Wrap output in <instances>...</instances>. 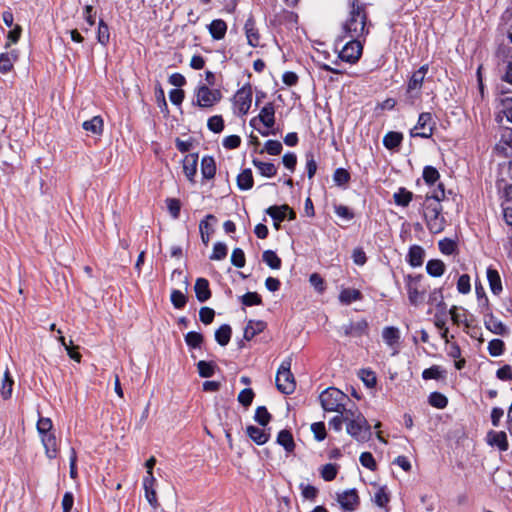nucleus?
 <instances>
[{
  "label": "nucleus",
  "mask_w": 512,
  "mask_h": 512,
  "mask_svg": "<svg viewBox=\"0 0 512 512\" xmlns=\"http://www.w3.org/2000/svg\"><path fill=\"white\" fill-rule=\"evenodd\" d=\"M445 199L444 185L439 183L437 189L427 193L423 202V215L428 230L437 234L445 228V218L442 216L441 201Z\"/></svg>",
  "instance_id": "obj_1"
},
{
  "label": "nucleus",
  "mask_w": 512,
  "mask_h": 512,
  "mask_svg": "<svg viewBox=\"0 0 512 512\" xmlns=\"http://www.w3.org/2000/svg\"><path fill=\"white\" fill-rule=\"evenodd\" d=\"M343 33L349 38H362L369 33L365 5L350 0L349 14L343 23Z\"/></svg>",
  "instance_id": "obj_2"
},
{
  "label": "nucleus",
  "mask_w": 512,
  "mask_h": 512,
  "mask_svg": "<svg viewBox=\"0 0 512 512\" xmlns=\"http://www.w3.org/2000/svg\"><path fill=\"white\" fill-rule=\"evenodd\" d=\"M346 432L359 442L368 441L371 437V427L364 415L357 408L346 410Z\"/></svg>",
  "instance_id": "obj_3"
},
{
  "label": "nucleus",
  "mask_w": 512,
  "mask_h": 512,
  "mask_svg": "<svg viewBox=\"0 0 512 512\" xmlns=\"http://www.w3.org/2000/svg\"><path fill=\"white\" fill-rule=\"evenodd\" d=\"M322 408L327 412H340L347 410L346 403L349 397L335 387L325 389L319 396Z\"/></svg>",
  "instance_id": "obj_4"
},
{
  "label": "nucleus",
  "mask_w": 512,
  "mask_h": 512,
  "mask_svg": "<svg viewBox=\"0 0 512 512\" xmlns=\"http://www.w3.org/2000/svg\"><path fill=\"white\" fill-rule=\"evenodd\" d=\"M290 368L291 360L286 359L281 363L276 374V386L278 390L287 395L293 393L296 387L294 376Z\"/></svg>",
  "instance_id": "obj_5"
},
{
  "label": "nucleus",
  "mask_w": 512,
  "mask_h": 512,
  "mask_svg": "<svg viewBox=\"0 0 512 512\" xmlns=\"http://www.w3.org/2000/svg\"><path fill=\"white\" fill-rule=\"evenodd\" d=\"M427 72L428 65L425 64L415 71L409 79L406 93L410 104H414L415 100L420 97L421 88Z\"/></svg>",
  "instance_id": "obj_6"
},
{
  "label": "nucleus",
  "mask_w": 512,
  "mask_h": 512,
  "mask_svg": "<svg viewBox=\"0 0 512 512\" xmlns=\"http://www.w3.org/2000/svg\"><path fill=\"white\" fill-rule=\"evenodd\" d=\"M196 104L201 108H210L219 102L222 94L218 89H210L206 85H200L195 91Z\"/></svg>",
  "instance_id": "obj_7"
},
{
  "label": "nucleus",
  "mask_w": 512,
  "mask_h": 512,
  "mask_svg": "<svg viewBox=\"0 0 512 512\" xmlns=\"http://www.w3.org/2000/svg\"><path fill=\"white\" fill-rule=\"evenodd\" d=\"M503 116L512 123V106L503 111ZM495 149L506 157L512 156V128H505Z\"/></svg>",
  "instance_id": "obj_8"
},
{
  "label": "nucleus",
  "mask_w": 512,
  "mask_h": 512,
  "mask_svg": "<svg viewBox=\"0 0 512 512\" xmlns=\"http://www.w3.org/2000/svg\"><path fill=\"white\" fill-rule=\"evenodd\" d=\"M421 279V275H407L405 277L408 299L410 304L414 306H418L424 301L425 291L419 288Z\"/></svg>",
  "instance_id": "obj_9"
},
{
  "label": "nucleus",
  "mask_w": 512,
  "mask_h": 512,
  "mask_svg": "<svg viewBox=\"0 0 512 512\" xmlns=\"http://www.w3.org/2000/svg\"><path fill=\"white\" fill-rule=\"evenodd\" d=\"M341 51L339 52V58L342 61L348 63H356L362 55L363 46L360 42V38H350Z\"/></svg>",
  "instance_id": "obj_10"
},
{
  "label": "nucleus",
  "mask_w": 512,
  "mask_h": 512,
  "mask_svg": "<svg viewBox=\"0 0 512 512\" xmlns=\"http://www.w3.org/2000/svg\"><path fill=\"white\" fill-rule=\"evenodd\" d=\"M433 133L432 115L428 112H423L419 115L417 124L411 130L412 137L429 138Z\"/></svg>",
  "instance_id": "obj_11"
},
{
  "label": "nucleus",
  "mask_w": 512,
  "mask_h": 512,
  "mask_svg": "<svg viewBox=\"0 0 512 512\" xmlns=\"http://www.w3.org/2000/svg\"><path fill=\"white\" fill-rule=\"evenodd\" d=\"M336 500L345 511H354L359 505V496L354 488L337 492Z\"/></svg>",
  "instance_id": "obj_12"
},
{
  "label": "nucleus",
  "mask_w": 512,
  "mask_h": 512,
  "mask_svg": "<svg viewBox=\"0 0 512 512\" xmlns=\"http://www.w3.org/2000/svg\"><path fill=\"white\" fill-rule=\"evenodd\" d=\"M252 103V89L250 86H244L237 91L234 96V104L241 115L248 113Z\"/></svg>",
  "instance_id": "obj_13"
},
{
  "label": "nucleus",
  "mask_w": 512,
  "mask_h": 512,
  "mask_svg": "<svg viewBox=\"0 0 512 512\" xmlns=\"http://www.w3.org/2000/svg\"><path fill=\"white\" fill-rule=\"evenodd\" d=\"M368 323L365 319L356 322H350L340 327L339 331L347 337H360L367 333Z\"/></svg>",
  "instance_id": "obj_14"
},
{
  "label": "nucleus",
  "mask_w": 512,
  "mask_h": 512,
  "mask_svg": "<svg viewBox=\"0 0 512 512\" xmlns=\"http://www.w3.org/2000/svg\"><path fill=\"white\" fill-rule=\"evenodd\" d=\"M260 121L268 129L272 128L275 124V108L273 103H267L261 110L257 117L250 121L252 126H255L256 121Z\"/></svg>",
  "instance_id": "obj_15"
},
{
  "label": "nucleus",
  "mask_w": 512,
  "mask_h": 512,
  "mask_svg": "<svg viewBox=\"0 0 512 512\" xmlns=\"http://www.w3.org/2000/svg\"><path fill=\"white\" fill-rule=\"evenodd\" d=\"M41 437V442L45 448V453L49 459H54L58 455V443L54 432L44 434Z\"/></svg>",
  "instance_id": "obj_16"
},
{
  "label": "nucleus",
  "mask_w": 512,
  "mask_h": 512,
  "mask_svg": "<svg viewBox=\"0 0 512 512\" xmlns=\"http://www.w3.org/2000/svg\"><path fill=\"white\" fill-rule=\"evenodd\" d=\"M486 439L489 445L496 446L501 451L508 449L507 435L503 431H490L487 433Z\"/></svg>",
  "instance_id": "obj_17"
},
{
  "label": "nucleus",
  "mask_w": 512,
  "mask_h": 512,
  "mask_svg": "<svg viewBox=\"0 0 512 512\" xmlns=\"http://www.w3.org/2000/svg\"><path fill=\"white\" fill-rule=\"evenodd\" d=\"M197 164H198V155L197 154H188L183 159V172L187 179L191 182H194V177L197 172Z\"/></svg>",
  "instance_id": "obj_18"
},
{
  "label": "nucleus",
  "mask_w": 512,
  "mask_h": 512,
  "mask_svg": "<svg viewBox=\"0 0 512 512\" xmlns=\"http://www.w3.org/2000/svg\"><path fill=\"white\" fill-rule=\"evenodd\" d=\"M244 30L248 44L252 47H258L260 45V35L252 18L246 20Z\"/></svg>",
  "instance_id": "obj_19"
},
{
  "label": "nucleus",
  "mask_w": 512,
  "mask_h": 512,
  "mask_svg": "<svg viewBox=\"0 0 512 512\" xmlns=\"http://www.w3.org/2000/svg\"><path fill=\"white\" fill-rule=\"evenodd\" d=\"M425 257L424 249L419 245H412L407 254V261L412 267H420Z\"/></svg>",
  "instance_id": "obj_20"
},
{
  "label": "nucleus",
  "mask_w": 512,
  "mask_h": 512,
  "mask_svg": "<svg viewBox=\"0 0 512 512\" xmlns=\"http://www.w3.org/2000/svg\"><path fill=\"white\" fill-rule=\"evenodd\" d=\"M194 290L199 302H205L211 297L209 282L205 278H198L196 280Z\"/></svg>",
  "instance_id": "obj_21"
},
{
  "label": "nucleus",
  "mask_w": 512,
  "mask_h": 512,
  "mask_svg": "<svg viewBox=\"0 0 512 512\" xmlns=\"http://www.w3.org/2000/svg\"><path fill=\"white\" fill-rule=\"evenodd\" d=\"M208 30L213 39L221 40L225 37L227 24L222 19H215L209 24Z\"/></svg>",
  "instance_id": "obj_22"
},
{
  "label": "nucleus",
  "mask_w": 512,
  "mask_h": 512,
  "mask_svg": "<svg viewBox=\"0 0 512 512\" xmlns=\"http://www.w3.org/2000/svg\"><path fill=\"white\" fill-rule=\"evenodd\" d=\"M484 324L486 328L494 334L505 335L507 333V327L492 314L486 316Z\"/></svg>",
  "instance_id": "obj_23"
},
{
  "label": "nucleus",
  "mask_w": 512,
  "mask_h": 512,
  "mask_svg": "<svg viewBox=\"0 0 512 512\" xmlns=\"http://www.w3.org/2000/svg\"><path fill=\"white\" fill-rule=\"evenodd\" d=\"M487 280L489 287L494 295H499L502 292L501 277L496 269L489 267L487 269Z\"/></svg>",
  "instance_id": "obj_24"
},
{
  "label": "nucleus",
  "mask_w": 512,
  "mask_h": 512,
  "mask_svg": "<svg viewBox=\"0 0 512 512\" xmlns=\"http://www.w3.org/2000/svg\"><path fill=\"white\" fill-rule=\"evenodd\" d=\"M247 435L258 445L265 444L269 439V434L264 429L256 426H248L246 428Z\"/></svg>",
  "instance_id": "obj_25"
},
{
  "label": "nucleus",
  "mask_w": 512,
  "mask_h": 512,
  "mask_svg": "<svg viewBox=\"0 0 512 512\" xmlns=\"http://www.w3.org/2000/svg\"><path fill=\"white\" fill-rule=\"evenodd\" d=\"M382 338L389 347H394L399 343L400 331L393 326L385 327L382 331Z\"/></svg>",
  "instance_id": "obj_26"
},
{
  "label": "nucleus",
  "mask_w": 512,
  "mask_h": 512,
  "mask_svg": "<svg viewBox=\"0 0 512 512\" xmlns=\"http://www.w3.org/2000/svg\"><path fill=\"white\" fill-rule=\"evenodd\" d=\"M445 264L442 260L431 259L426 264V271L432 277H441L445 272Z\"/></svg>",
  "instance_id": "obj_27"
},
{
  "label": "nucleus",
  "mask_w": 512,
  "mask_h": 512,
  "mask_svg": "<svg viewBox=\"0 0 512 512\" xmlns=\"http://www.w3.org/2000/svg\"><path fill=\"white\" fill-rule=\"evenodd\" d=\"M143 487L147 501L153 508H157L159 505L156 497L158 482H143Z\"/></svg>",
  "instance_id": "obj_28"
},
{
  "label": "nucleus",
  "mask_w": 512,
  "mask_h": 512,
  "mask_svg": "<svg viewBox=\"0 0 512 512\" xmlns=\"http://www.w3.org/2000/svg\"><path fill=\"white\" fill-rule=\"evenodd\" d=\"M253 175L251 169H244L237 176V186L240 190H250L253 187Z\"/></svg>",
  "instance_id": "obj_29"
},
{
  "label": "nucleus",
  "mask_w": 512,
  "mask_h": 512,
  "mask_svg": "<svg viewBox=\"0 0 512 512\" xmlns=\"http://www.w3.org/2000/svg\"><path fill=\"white\" fill-rule=\"evenodd\" d=\"M264 328V322L250 320L244 329V338L249 341L258 333L262 332Z\"/></svg>",
  "instance_id": "obj_30"
},
{
  "label": "nucleus",
  "mask_w": 512,
  "mask_h": 512,
  "mask_svg": "<svg viewBox=\"0 0 512 512\" xmlns=\"http://www.w3.org/2000/svg\"><path fill=\"white\" fill-rule=\"evenodd\" d=\"M253 165L257 168L259 173L265 177H273L277 173V168L273 163L262 162L257 159H253Z\"/></svg>",
  "instance_id": "obj_31"
},
{
  "label": "nucleus",
  "mask_w": 512,
  "mask_h": 512,
  "mask_svg": "<svg viewBox=\"0 0 512 512\" xmlns=\"http://www.w3.org/2000/svg\"><path fill=\"white\" fill-rule=\"evenodd\" d=\"M82 127L87 132L99 135L103 131V120L100 116H94L92 119L83 122Z\"/></svg>",
  "instance_id": "obj_32"
},
{
  "label": "nucleus",
  "mask_w": 512,
  "mask_h": 512,
  "mask_svg": "<svg viewBox=\"0 0 512 512\" xmlns=\"http://www.w3.org/2000/svg\"><path fill=\"white\" fill-rule=\"evenodd\" d=\"M201 173L205 179L214 178L216 173V165L212 157H203L201 161Z\"/></svg>",
  "instance_id": "obj_33"
},
{
  "label": "nucleus",
  "mask_w": 512,
  "mask_h": 512,
  "mask_svg": "<svg viewBox=\"0 0 512 512\" xmlns=\"http://www.w3.org/2000/svg\"><path fill=\"white\" fill-rule=\"evenodd\" d=\"M393 198L396 205L407 207L413 199V193L401 187L394 193Z\"/></svg>",
  "instance_id": "obj_34"
},
{
  "label": "nucleus",
  "mask_w": 512,
  "mask_h": 512,
  "mask_svg": "<svg viewBox=\"0 0 512 512\" xmlns=\"http://www.w3.org/2000/svg\"><path fill=\"white\" fill-rule=\"evenodd\" d=\"M403 140V135L400 132L390 131L383 138V145L389 149L397 148Z\"/></svg>",
  "instance_id": "obj_35"
},
{
  "label": "nucleus",
  "mask_w": 512,
  "mask_h": 512,
  "mask_svg": "<svg viewBox=\"0 0 512 512\" xmlns=\"http://www.w3.org/2000/svg\"><path fill=\"white\" fill-rule=\"evenodd\" d=\"M289 210V206L286 204L277 206H270L266 209V213L272 217V219L276 222H282L286 217V212Z\"/></svg>",
  "instance_id": "obj_36"
},
{
  "label": "nucleus",
  "mask_w": 512,
  "mask_h": 512,
  "mask_svg": "<svg viewBox=\"0 0 512 512\" xmlns=\"http://www.w3.org/2000/svg\"><path fill=\"white\" fill-rule=\"evenodd\" d=\"M232 330L228 324H223L215 331V340L221 346H226L231 338Z\"/></svg>",
  "instance_id": "obj_37"
},
{
  "label": "nucleus",
  "mask_w": 512,
  "mask_h": 512,
  "mask_svg": "<svg viewBox=\"0 0 512 512\" xmlns=\"http://www.w3.org/2000/svg\"><path fill=\"white\" fill-rule=\"evenodd\" d=\"M277 443L283 446L288 452H291L295 447L292 434L288 430H281L278 433Z\"/></svg>",
  "instance_id": "obj_38"
},
{
  "label": "nucleus",
  "mask_w": 512,
  "mask_h": 512,
  "mask_svg": "<svg viewBox=\"0 0 512 512\" xmlns=\"http://www.w3.org/2000/svg\"><path fill=\"white\" fill-rule=\"evenodd\" d=\"M361 299V292L356 289H343L340 292L339 300L344 304H350L353 301H357Z\"/></svg>",
  "instance_id": "obj_39"
},
{
  "label": "nucleus",
  "mask_w": 512,
  "mask_h": 512,
  "mask_svg": "<svg viewBox=\"0 0 512 512\" xmlns=\"http://www.w3.org/2000/svg\"><path fill=\"white\" fill-rule=\"evenodd\" d=\"M263 261L271 268V269H280L282 261L277 256V254L272 250H266L262 255Z\"/></svg>",
  "instance_id": "obj_40"
},
{
  "label": "nucleus",
  "mask_w": 512,
  "mask_h": 512,
  "mask_svg": "<svg viewBox=\"0 0 512 512\" xmlns=\"http://www.w3.org/2000/svg\"><path fill=\"white\" fill-rule=\"evenodd\" d=\"M374 503L383 508L386 507L388 502L390 501V495L387 492L386 486L378 487L373 497Z\"/></svg>",
  "instance_id": "obj_41"
},
{
  "label": "nucleus",
  "mask_w": 512,
  "mask_h": 512,
  "mask_svg": "<svg viewBox=\"0 0 512 512\" xmlns=\"http://www.w3.org/2000/svg\"><path fill=\"white\" fill-rule=\"evenodd\" d=\"M422 176L425 183L429 186L434 185L440 178L438 170L433 166H425Z\"/></svg>",
  "instance_id": "obj_42"
},
{
  "label": "nucleus",
  "mask_w": 512,
  "mask_h": 512,
  "mask_svg": "<svg viewBox=\"0 0 512 512\" xmlns=\"http://www.w3.org/2000/svg\"><path fill=\"white\" fill-rule=\"evenodd\" d=\"M208 220L215 221L216 218L214 215L209 214L206 216L205 220H202L199 224V230L201 234V239L204 244H207L209 242V234H210V225L208 223Z\"/></svg>",
  "instance_id": "obj_43"
},
{
  "label": "nucleus",
  "mask_w": 512,
  "mask_h": 512,
  "mask_svg": "<svg viewBox=\"0 0 512 512\" xmlns=\"http://www.w3.org/2000/svg\"><path fill=\"white\" fill-rule=\"evenodd\" d=\"M170 300L176 309H181L186 305L187 297L182 291L174 289L171 292Z\"/></svg>",
  "instance_id": "obj_44"
},
{
  "label": "nucleus",
  "mask_w": 512,
  "mask_h": 512,
  "mask_svg": "<svg viewBox=\"0 0 512 512\" xmlns=\"http://www.w3.org/2000/svg\"><path fill=\"white\" fill-rule=\"evenodd\" d=\"M254 419L261 426H266L271 419V415L265 406H259L255 410Z\"/></svg>",
  "instance_id": "obj_45"
},
{
  "label": "nucleus",
  "mask_w": 512,
  "mask_h": 512,
  "mask_svg": "<svg viewBox=\"0 0 512 512\" xmlns=\"http://www.w3.org/2000/svg\"><path fill=\"white\" fill-rule=\"evenodd\" d=\"M429 403L433 407L443 409L447 406L448 400L443 394L439 392H432L429 396Z\"/></svg>",
  "instance_id": "obj_46"
},
{
  "label": "nucleus",
  "mask_w": 512,
  "mask_h": 512,
  "mask_svg": "<svg viewBox=\"0 0 512 512\" xmlns=\"http://www.w3.org/2000/svg\"><path fill=\"white\" fill-rule=\"evenodd\" d=\"M359 376H360L361 380L363 381V383L368 388L375 387V385L377 383V378H376V375H375V373L373 371L368 370V369H362L359 372Z\"/></svg>",
  "instance_id": "obj_47"
},
{
  "label": "nucleus",
  "mask_w": 512,
  "mask_h": 512,
  "mask_svg": "<svg viewBox=\"0 0 512 512\" xmlns=\"http://www.w3.org/2000/svg\"><path fill=\"white\" fill-rule=\"evenodd\" d=\"M197 368H198L199 375L201 377L208 378V377L213 376L215 366L212 362H206V361L201 360L197 363Z\"/></svg>",
  "instance_id": "obj_48"
},
{
  "label": "nucleus",
  "mask_w": 512,
  "mask_h": 512,
  "mask_svg": "<svg viewBox=\"0 0 512 512\" xmlns=\"http://www.w3.org/2000/svg\"><path fill=\"white\" fill-rule=\"evenodd\" d=\"M185 342L191 348H198L203 342L202 334L190 331L185 335Z\"/></svg>",
  "instance_id": "obj_49"
},
{
  "label": "nucleus",
  "mask_w": 512,
  "mask_h": 512,
  "mask_svg": "<svg viewBox=\"0 0 512 512\" xmlns=\"http://www.w3.org/2000/svg\"><path fill=\"white\" fill-rule=\"evenodd\" d=\"M504 342L500 339H493L488 343V351L491 356L497 357L504 352Z\"/></svg>",
  "instance_id": "obj_50"
},
{
  "label": "nucleus",
  "mask_w": 512,
  "mask_h": 512,
  "mask_svg": "<svg viewBox=\"0 0 512 512\" xmlns=\"http://www.w3.org/2000/svg\"><path fill=\"white\" fill-rule=\"evenodd\" d=\"M109 38V27L103 20H100L97 33L98 42L102 45H106L109 42Z\"/></svg>",
  "instance_id": "obj_51"
},
{
  "label": "nucleus",
  "mask_w": 512,
  "mask_h": 512,
  "mask_svg": "<svg viewBox=\"0 0 512 512\" xmlns=\"http://www.w3.org/2000/svg\"><path fill=\"white\" fill-rule=\"evenodd\" d=\"M12 387H13V380L9 375V371L6 370L5 374H4V379L2 382V387H1V395L3 396L4 399H7L11 396Z\"/></svg>",
  "instance_id": "obj_52"
},
{
  "label": "nucleus",
  "mask_w": 512,
  "mask_h": 512,
  "mask_svg": "<svg viewBox=\"0 0 512 512\" xmlns=\"http://www.w3.org/2000/svg\"><path fill=\"white\" fill-rule=\"evenodd\" d=\"M438 247H439V250L443 254L451 255L456 250V243H455V241H453V240H451L449 238H444V239L439 241Z\"/></svg>",
  "instance_id": "obj_53"
},
{
  "label": "nucleus",
  "mask_w": 512,
  "mask_h": 512,
  "mask_svg": "<svg viewBox=\"0 0 512 512\" xmlns=\"http://www.w3.org/2000/svg\"><path fill=\"white\" fill-rule=\"evenodd\" d=\"M53 424L50 418L40 417L37 422V431L40 436L52 433Z\"/></svg>",
  "instance_id": "obj_54"
},
{
  "label": "nucleus",
  "mask_w": 512,
  "mask_h": 512,
  "mask_svg": "<svg viewBox=\"0 0 512 512\" xmlns=\"http://www.w3.org/2000/svg\"><path fill=\"white\" fill-rule=\"evenodd\" d=\"M227 256V246L222 242L214 244L211 260H222Z\"/></svg>",
  "instance_id": "obj_55"
},
{
  "label": "nucleus",
  "mask_w": 512,
  "mask_h": 512,
  "mask_svg": "<svg viewBox=\"0 0 512 512\" xmlns=\"http://www.w3.org/2000/svg\"><path fill=\"white\" fill-rule=\"evenodd\" d=\"M241 301L245 306L260 305L262 303L260 295L256 292H247L241 296Z\"/></svg>",
  "instance_id": "obj_56"
},
{
  "label": "nucleus",
  "mask_w": 512,
  "mask_h": 512,
  "mask_svg": "<svg viewBox=\"0 0 512 512\" xmlns=\"http://www.w3.org/2000/svg\"><path fill=\"white\" fill-rule=\"evenodd\" d=\"M457 290L461 294H468L471 291L470 276L462 274L457 281Z\"/></svg>",
  "instance_id": "obj_57"
},
{
  "label": "nucleus",
  "mask_w": 512,
  "mask_h": 512,
  "mask_svg": "<svg viewBox=\"0 0 512 512\" xmlns=\"http://www.w3.org/2000/svg\"><path fill=\"white\" fill-rule=\"evenodd\" d=\"M207 126L214 133L221 132L224 129V122L222 117L218 115L210 117L208 119Z\"/></svg>",
  "instance_id": "obj_58"
},
{
  "label": "nucleus",
  "mask_w": 512,
  "mask_h": 512,
  "mask_svg": "<svg viewBox=\"0 0 512 512\" xmlns=\"http://www.w3.org/2000/svg\"><path fill=\"white\" fill-rule=\"evenodd\" d=\"M254 392L251 388H246L240 391L238 394V401L241 405L244 407H248L251 405L253 398H254Z\"/></svg>",
  "instance_id": "obj_59"
},
{
  "label": "nucleus",
  "mask_w": 512,
  "mask_h": 512,
  "mask_svg": "<svg viewBox=\"0 0 512 512\" xmlns=\"http://www.w3.org/2000/svg\"><path fill=\"white\" fill-rule=\"evenodd\" d=\"M245 262V254L243 250L240 248H235L232 251L231 263L237 268H242L245 266Z\"/></svg>",
  "instance_id": "obj_60"
},
{
  "label": "nucleus",
  "mask_w": 512,
  "mask_h": 512,
  "mask_svg": "<svg viewBox=\"0 0 512 512\" xmlns=\"http://www.w3.org/2000/svg\"><path fill=\"white\" fill-rule=\"evenodd\" d=\"M166 204H167V209L170 213V215L174 218V219H177L180 215V210H181V203L178 199H175V198H168L166 200Z\"/></svg>",
  "instance_id": "obj_61"
},
{
  "label": "nucleus",
  "mask_w": 512,
  "mask_h": 512,
  "mask_svg": "<svg viewBox=\"0 0 512 512\" xmlns=\"http://www.w3.org/2000/svg\"><path fill=\"white\" fill-rule=\"evenodd\" d=\"M321 476L324 480H333L337 476V465L328 463L321 469Z\"/></svg>",
  "instance_id": "obj_62"
},
{
  "label": "nucleus",
  "mask_w": 512,
  "mask_h": 512,
  "mask_svg": "<svg viewBox=\"0 0 512 512\" xmlns=\"http://www.w3.org/2000/svg\"><path fill=\"white\" fill-rule=\"evenodd\" d=\"M14 59L8 53L0 54V71L7 73L13 68Z\"/></svg>",
  "instance_id": "obj_63"
},
{
  "label": "nucleus",
  "mask_w": 512,
  "mask_h": 512,
  "mask_svg": "<svg viewBox=\"0 0 512 512\" xmlns=\"http://www.w3.org/2000/svg\"><path fill=\"white\" fill-rule=\"evenodd\" d=\"M282 144L278 140H268L265 143V151L270 155H279L282 151Z\"/></svg>",
  "instance_id": "obj_64"
}]
</instances>
